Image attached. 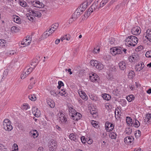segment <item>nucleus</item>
Returning a JSON list of instances; mask_svg holds the SVG:
<instances>
[{"instance_id": "obj_20", "label": "nucleus", "mask_w": 151, "mask_h": 151, "mask_svg": "<svg viewBox=\"0 0 151 151\" xmlns=\"http://www.w3.org/2000/svg\"><path fill=\"white\" fill-rule=\"evenodd\" d=\"M59 93L60 96H64L65 97H67L68 94L65 89H61V91L59 92Z\"/></svg>"}, {"instance_id": "obj_35", "label": "nucleus", "mask_w": 151, "mask_h": 151, "mask_svg": "<svg viewBox=\"0 0 151 151\" xmlns=\"http://www.w3.org/2000/svg\"><path fill=\"white\" fill-rule=\"evenodd\" d=\"M29 99L33 101H35L36 100V97L34 95L29 96Z\"/></svg>"}, {"instance_id": "obj_7", "label": "nucleus", "mask_w": 151, "mask_h": 151, "mask_svg": "<svg viewBox=\"0 0 151 151\" xmlns=\"http://www.w3.org/2000/svg\"><path fill=\"white\" fill-rule=\"evenodd\" d=\"M31 41L32 37L29 36H27L23 40L21 44L23 45H29L31 43Z\"/></svg>"}, {"instance_id": "obj_23", "label": "nucleus", "mask_w": 151, "mask_h": 151, "mask_svg": "<svg viewBox=\"0 0 151 151\" xmlns=\"http://www.w3.org/2000/svg\"><path fill=\"white\" fill-rule=\"evenodd\" d=\"M33 16L38 17H40L42 15L41 13L38 11L34 10V12L32 14Z\"/></svg>"}, {"instance_id": "obj_43", "label": "nucleus", "mask_w": 151, "mask_h": 151, "mask_svg": "<svg viewBox=\"0 0 151 151\" xmlns=\"http://www.w3.org/2000/svg\"><path fill=\"white\" fill-rule=\"evenodd\" d=\"M134 76V73L133 71H131L129 73L128 76L130 78H132Z\"/></svg>"}, {"instance_id": "obj_49", "label": "nucleus", "mask_w": 151, "mask_h": 151, "mask_svg": "<svg viewBox=\"0 0 151 151\" xmlns=\"http://www.w3.org/2000/svg\"><path fill=\"white\" fill-rule=\"evenodd\" d=\"M145 56L147 57L151 58V50L147 51L146 53Z\"/></svg>"}, {"instance_id": "obj_12", "label": "nucleus", "mask_w": 151, "mask_h": 151, "mask_svg": "<svg viewBox=\"0 0 151 151\" xmlns=\"http://www.w3.org/2000/svg\"><path fill=\"white\" fill-rule=\"evenodd\" d=\"M32 110L33 113L35 117H38L40 116V111L37 108L34 107L33 108Z\"/></svg>"}, {"instance_id": "obj_51", "label": "nucleus", "mask_w": 151, "mask_h": 151, "mask_svg": "<svg viewBox=\"0 0 151 151\" xmlns=\"http://www.w3.org/2000/svg\"><path fill=\"white\" fill-rule=\"evenodd\" d=\"M81 140L82 143L83 144H85L86 142V140L84 136H82L81 137Z\"/></svg>"}, {"instance_id": "obj_41", "label": "nucleus", "mask_w": 151, "mask_h": 151, "mask_svg": "<svg viewBox=\"0 0 151 151\" xmlns=\"http://www.w3.org/2000/svg\"><path fill=\"white\" fill-rule=\"evenodd\" d=\"M58 24L57 23H55L54 24H52L51 26V28L55 30H56L58 27Z\"/></svg>"}, {"instance_id": "obj_34", "label": "nucleus", "mask_w": 151, "mask_h": 151, "mask_svg": "<svg viewBox=\"0 0 151 151\" xmlns=\"http://www.w3.org/2000/svg\"><path fill=\"white\" fill-rule=\"evenodd\" d=\"M141 132L139 130H138L137 131H136L134 134L135 137L136 138H138L139 137L141 136Z\"/></svg>"}, {"instance_id": "obj_9", "label": "nucleus", "mask_w": 151, "mask_h": 151, "mask_svg": "<svg viewBox=\"0 0 151 151\" xmlns=\"http://www.w3.org/2000/svg\"><path fill=\"white\" fill-rule=\"evenodd\" d=\"M32 6L38 8H41L44 7V5L42 2H40L39 1H33L32 3Z\"/></svg>"}, {"instance_id": "obj_63", "label": "nucleus", "mask_w": 151, "mask_h": 151, "mask_svg": "<svg viewBox=\"0 0 151 151\" xmlns=\"http://www.w3.org/2000/svg\"><path fill=\"white\" fill-rule=\"evenodd\" d=\"M72 17L73 18V20H76L78 18V17L76 15H75V13H74V14L72 15Z\"/></svg>"}, {"instance_id": "obj_44", "label": "nucleus", "mask_w": 151, "mask_h": 151, "mask_svg": "<svg viewBox=\"0 0 151 151\" xmlns=\"http://www.w3.org/2000/svg\"><path fill=\"white\" fill-rule=\"evenodd\" d=\"M32 16H33V15L32 14L27 15V18L31 22H33L34 20V18L32 17Z\"/></svg>"}, {"instance_id": "obj_55", "label": "nucleus", "mask_w": 151, "mask_h": 151, "mask_svg": "<svg viewBox=\"0 0 151 151\" xmlns=\"http://www.w3.org/2000/svg\"><path fill=\"white\" fill-rule=\"evenodd\" d=\"M55 30L53 29L52 28H50L48 31V32H49V35H51L52 33H53Z\"/></svg>"}, {"instance_id": "obj_15", "label": "nucleus", "mask_w": 151, "mask_h": 151, "mask_svg": "<svg viewBox=\"0 0 151 151\" xmlns=\"http://www.w3.org/2000/svg\"><path fill=\"white\" fill-rule=\"evenodd\" d=\"M144 122L146 123H151V114H148L146 115L144 119Z\"/></svg>"}, {"instance_id": "obj_11", "label": "nucleus", "mask_w": 151, "mask_h": 151, "mask_svg": "<svg viewBox=\"0 0 151 151\" xmlns=\"http://www.w3.org/2000/svg\"><path fill=\"white\" fill-rule=\"evenodd\" d=\"M71 117L73 118V119L76 121H78L80 119L82 116L81 114L78 112H76Z\"/></svg>"}, {"instance_id": "obj_13", "label": "nucleus", "mask_w": 151, "mask_h": 151, "mask_svg": "<svg viewBox=\"0 0 151 151\" xmlns=\"http://www.w3.org/2000/svg\"><path fill=\"white\" fill-rule=\"evenodd\" d=\"M88 5V3L87 2H85L83 3L82 4H81L80 6L78 7L80 9V11L82 12L85 10L87 7Z\"/></svg>"}, {"instance_id": "obj_5", "label": "nucleus", "mask_w": 151, "mask_h": 151, "mask_svg": "<svg viewBox=\"0 0 151 151\" xmlns=\"http://www.w3.org/2000/svg\"><path fill=\"white\" fill-rule=\"evenodd\" d=\"M59 119L61 122L64 124H66L68 123L67 119L63 112H60Z\"/></svg>"}, {"instance_id": "obj_10", "label": "nucleus", "mask_w": 151, "mask_h": 151, "mask_svg": "<svg viewBox=\"0 0 151 151\" xmlns=\"http://www.w3.org/2000/svg\"><path fill=\"white\" fill-rule=\"evenodd\" d=\"M89 78L92 82H97L99 79V77L96 74H93L92 76H89Z\"/></svg>"}, {"instance_id": "obj_8", "label": "nucleus", "mask_w": 151, "mask_h": 151, "mask_svg": "<svg viewBox=\"0 0 151 151\" xmlns=\"http://www.w3.org/2000/svg\"><path fill=\"white\" fill-rule=\"evenodd\" d=\"M140 28L138 26H136L133 27L132 29V33L134 35H138L141 32Z\"/></svg>"}, {"instance_id": "obj_48", "label": "nucleus", "mask_w": 151, "mask_h": 151, "mask_svg": "<svg viewBox=\"0 0 151 151\" xmlns=\"http://www.w3.org/2000/svg\"><path fill=\"white\" fill-rule=\"evenodd\" d=\"M33 70V68H29L27 69V70L26 72H25L27 73V74L28 75L32 72Z\"/></svg>"}, {"instance_id": "obj_14", "label": "nucleus", "mask_w": 151, "mask_h": 151, "mask_svg": "<svg viewBox=\"0 0 151 151\" xmlns=\"http://www.w3.org/2000/svg\"><path fill=\"white\" fill-rule=\"evenodd\" d=\"M91 8H92L91 7V6L88 9L87 11L86 12H85V14L84 15V17L87 18L90 15L92 12L95 10L93 9H91Z\"/></svg>"}, {"instance_id": "obj_18", "label": "nucleus", "mask_w": 151, "mask_h": 151, "mask_svg": "<svg viewBox=\"0 0 151 151\" xmlns=\"http://www.w3.org/2000/svg\"><path fill=\"white\" fill-rule=\"evenodd\" d=\"M78 93L80 97L82 99L85 100H86L87 99V96L84 91H81L78 92Z\"/></svg>"}, {"instance_id": "obj_46", "label": "nucleus", "mask_w": 151, "mask_h": 151, "mask_svg": "<svg viewBox=\"0 0 151 151\" xmlns=\"http://www.w3.org/2000/svg\"><path fill=\"white\" fill-rule=\"evenodd\" d=\"M19 4L22 7H25L27 6V3L24 1H20L19 3Z\"/></svg>"}, {"instance_id": "obj_16", "label": "nucleus", "mask_w": 151, "mask_h": 151, "mask_svg": "<svg viewBox=\"0 0 151 151\" xmlns=\"http://www.w3.org/2000/svg\"><path fill=\"white\" fill-rule=\"evenodd\" d=\"M69 138L70 139L75 142H77L78 141V136L75 135L73 133L70 134Z\"/></svg>"}, {"instance_id": "obj_60", "label": "nucleus", "mask_w": 151, "mask_h": 151, "mask_svg": "<svg viewBox=\"0 0 151 151\" xmlns=\"http://www.w3.org/2000/svg\"><path fill=\"white\" fill-rule=\"evenodd\" d=\"M27 12H29V13H32V14L34 12V10L30 8H29L27 9Z\"/></svg>"}, {"instance_id": "obj_22", "label": "nucleus", "mask_w": 151, "mask_h": 151, "mask_svg": "<svg viewBox=\"0 0 151 151\" xmlns=\"http://www.w3.org/2000/svg\"><path fill=\"white\" fill-rule=\"evenodd\" d=\"M69 115L72 117L73 116V114H75L76 112H77L75 109L71 107H69Z\"/></svg>"}, {"instance_id": "obj_59", "label": "nucleus", "mask_w": 151, "mask_h": 151, "mask_svg": "<svg viewBox=\"0 0 151 151\" xmlns=\"http://www.w3.org/2000/svg\"><path fill=\"white\" fill-rule=\"evenodd\" d=\"M58 85L60 86H64V84L63 82L61 81H59L58 82Z\"/></svg>"}, {"instance_id": "obj_39", "label": "nucleus", "mask_w": 151, "mask_h": 151, "mask_svg": "<svg viewBox=\"0 0 151 151\" xmlns=\"http://www.w3.org/2000/svg\"><path fill=\"white\" fill-rule=\"evenodd\" d=\"M50 93L53 96H56L58 94H59V92H56L54 90H51L50 91Z\"/></svg>"}, {"instance_id": "obj_50", "label": "nucleus", "mask_w": 151, "mask_h": 151, "mask_svg": "<svg viewBox=\"0 0 151 151\" xmlns=\"http://www.w3.org/2000/svg\"><path fill=\"white\" fill-rule=\"evenodd\" d=\"M115 39L113 37H111L109 39V42L111 44H113L114 43Z\"/></svg>"}, {"instance_id": "obj_3", "label": "nucleus", "mask_w": 151, "mask_h": 151, "mask_svg": "<svg viewBox=\"0 0 151 151\" xmlns=\"http://www.w3.org/2000/svg\"><path fill=\"white\" fill-rule=\"evenodd\" d=\"M48 147L50 151H55L57 147V144L56 140L51 139L49 142Z\"/></svg>"}, {"instance_id": "obj_53", "label": "nucleus", "mask_w": 151, "mask_h": 151, "mask_svg": "<svg viewBox=\"0 0 151 151\" xmlns=\"http://www.w3.org/2000/svg\"><path fill=\"white\" fill-rule=\"evenodd\" d=\"M92 124L93 125V126L95 127V128H97L98 125V124H96V123L95 121H93L91 122Z\"/></svg>"}, {"instance_id": "obj_31", "label": "nucleus", "mask_w": 151, "mask_h": 151, "mask_svg": "<svg viewBox=\"0 0 151 151\" xmlns=\"http://www.w3.org/2000/svg\"><path fill=\"white\" fill-rule=\"evenodd\" d=\"M127 139L129 140H131V143L133 141V140H134V139L133 138H131L129 137H127L124 139V142L126 144H128V142L127 141Z\"/></svg>"}, {"instance_id": "obj_30", "label": "nucleus", "mask_w": 151, "mask_h": 151, "mask_svg": "<svg viewBox=\"0 0 151 151\" xmlns=\"http://www.w3.org/2000/svg\"><path fill=\"white\" fill-rule=\"evenodd\" d=\"M109 0H102L100 3V7H103L104 6Z\"/></svg>"}, {"instance_id": "obj_37", "label": "nucleus", "mask_w": 151, "mask_h": 151, "mask_svg": "<svg viewBox=\"0 0 151 151\" xmlns=\"http://www.w3.org/2000/svg\"><path fill=\"white\" fill-rule=\"evenodd\" d=\"M13 19L14 21L17 23H19L21 21L20 18L17 16H16Z\"/></svg>"}, {"instance_id": "obj_57", "label": "nucleus", "mask_w": 151, "mask_h": 151, "mask_svg": "<svg viewBox=\"0 0 151 151\" xmlns=\"http://www.w3.org/2000/svg\"><path fill=\"white\" fill-rule=\"evenodd\" d=\"M47 29L46 30V31L43 34V36H44V37L45 38H46L48 36H49L50 35H49V33L48 34L47 32L48 31Z\"/></svg>"}, {"instance_id": "obj_17", "label": "nucleus", "mask_w": 151, "mask_h": 151, "mask_svg": "<svg viewBox=\"0 0 151 151\" xmlns=\"http://www.w3.org/2000/svg\"><path fill=\"white\" fill-rule=\"evenodd\" d=\"M119 67L120 69L122 70H124L126 68V63L124 61H122L119 63Z\"/></svg>"}, {"instance_id": "obj_62", "label": "nucleus", "mask_w": 151, "mask_h": 151, "mask_svg": "<svg viewBox=\"0 0 151 151\" xmlns=\"http://www.w3.org/2000/svg\"><path fill=\"white\" fill-rule=\"evenodd\" d=\"M35 83V82H34L33 84L32 83H30V84L28 86V88L29 89H32L33 87V84H34Z\"/></svg>"}, {"instance_id": "obj_36", "label": "nucleus", "mask_w": 151, "mask_h": 151, "mask_svg": "<svg viewBox=\"0 0 151 151\" xmlns=\"http://www.w3.org/2000/svg\"><path fill=\"white\" fill-rule=\"evenodd\" d=\"M6 44V40H0V46L2 47L5 46Z\"/></svg>"}, {"instance_id": "obj_19", "label": "nucleus", "mask_w": 151, "mask_h": 151, "mask_svg": "<svg viewBox=\"0 0 151 151\" xmlns=\"http://www.w3.org/2000/svg\"><path fill=\"white\" fill-rule=\"evenodd\" d=\"M146 33V36L145 37L150 42H151V29H148L147 30Z\"/></svg>"}, {"instance_id": "obj_6", "label": "nucleus", "mask_w": 151, "mask_h": 151, "mask_svg": "<svg viewBox=\"0 0 151 151\" xmlns=\"http://www.w3.org/2000/svg\"><path fill=\"white\" fill-rule=\"evenodd\" d=\"M105 129L107 132H110L114 129V125L109 122H106L105 124Z\"/></svg>"}, {"instance_id": "obj_47", "label": "nucleus", "mask_w": 151, "mask_h": 151, "mask_svg": "<svg viewBox=\"0 0 151 151\" xmlns=\"http://www.w3.org/2000/svg\"><path fill=\"white\" fill-rule=\"evenodd\" d=\"M27 74L25 72V73L23 72L21 75V78L22 79H24L27 76Z\"/></svg>"}, {"instance_id": "obj_58", "label": "nucleus", "mask_w": 151, "mask_h": 151, "mask_svg": "<svg viewBox=\"0 0 151 151\" xmlns=\"http://www.w3.org/2000/svg\"><path fill=\"white\" fill-rule=\"evenodd\" d=\"M91 6L92 9H93L95 10L97 9V5L96 4H93Z\"/></svg>"}, {"instance_id": "obj_64", "label": "nucleus", "mask_w": 151, "mask_h": 151, "mask_svg": "<svg viewBox=\"0 0 151 151\" xmlns=\"http://www.w3.org/2000/svg\"><path fill=\"white\" fill-rule=\"evenodd\" d=\"M8 73V70L7 69H6L4 71V73H3V74L5 76H6L7 75Z\"/></svg>"}, {"instance_id": "obj_52", "label": "nucleus", "mask_w": 151, "mask_h": 151, "mask_svg": "<svg viewBox=\"0 0 151 151\" xmlns=\"http://www.w3.org/2000/svg\"><path fill=\"white\" fill-rule=\"evenodd\" d=\"M100 48H99L98 49H96V48H94L93 50V53H99L100 51Z\"/></svg>"}, {"instance_id": "obj_1", "label": "nucleus", "mask_w": 151, "mask_h": 151, "mask_svg": "<svg viewBox=\"0 0 151 151\" xmlns=\"http://www.w3.org/2000/svg\"><path fill=\"white\" fill-rule=\"evenodd\" d=\"M138 40V39L135 36L131 35L128 36L125 40V41L129 45L134 46L137 44Z\"/></svg>"}, {"instance_id": "obj_28", "label": "nucleus", "mask_w": 151, "mask_h": 151, "mask_svg": "<svg viewBox=\"0 0 151 151\" xmlns=\"http://www.w3.org/2000/svg\"><path fill=\"white\" fill-rule=\"evenodd\" d=\"M99 63L96 60H91L90 61V64L96 67L98 65Z\"/></svg>"}, {"instance_id": "obj_42", "label": "nucleus", "mask_w": 151, "mask_h": 151, "mask_svg": "<svg viewBox=\"0 0 151 151\" xmlns=\"http://www.w3.org/2000/svg\"><path fill=\"white\" fill-rule=\"evenodd\" d=\"M12 150L13 151H18V146L16 144H13Z\"/></svg>"}, {"instance_id": "obj_45", "label": "nucleus", "mask_w": 151, "mask_h": 151, "mask_svg": "<svg viewBox=\"0 0 151 151\" xmlns=\"http://www.w3.org/2000/svg\"><path fill=\"white\" fill-rule=\"evenodd\" d=\"M140 67H139V68H138L137 69V71H140L144 68L145 65L143 63H140Z\"/></svg>"}, {"instance_id": "obj_26", "label": "nucleus", "mask_w": 151, "mask_h": 151, "mask_svg": "<svg viewBox=\"0 0 151 151\" xmlns=\"http://www.w3.org/2000/svg\"><path fill=\"white\" fill-rule=\"evenodd\" d=\"M109 136L112 139H115L116 138V134L115 132H111L109 133Z\"/></svg>"}, {"instance_id": "obj_4", "label": "nucleus", "mask_w": 151, "mask_h": 151, "mask_svg": "<svg viewBox=\"0 0 151 151\" xmlns=\"http://www.w3.org/2000/svg\"><path fill=\"white\" fill-rule=\"evenodd\" d=\"M122 48L120 47H114L112 49H110V51L112 52L113 55L117 54H120L122 52Z\"/></svg>"}, {"instance_id": "obj_2", "label": "nucleus", "mask_w": 151, "mask_h": 151, "mask_svg": "<svg viewBox=\"0 0 151 151\" xmlns=\"http://www.w3.org/2000/svg\"><path fill=\"white\" fill-rule=\"evenodd\" d=\"M3 128L6 131H11L13 127L10 120L8 119H5L3 122Z\"/></svg>"}, {"instance_id": "obj_29", "label": "nucleus", "mask_w": 151, "mask_h": 151, "mask_svg": "<svg viewBox=\"0 0 151 151\" xmlns=\"http://www.w3.org/2000/svg\"><path fill=\"white\" fill-rule=\"evenodd\" d=\"M134 97L133 95H131L127 97L126 99L129 102H131L134 99Z\"/></svg>"}, {"instance_id": "obj_25", "label": "nucleus", "mask_w": 151, "mask_h": 151, "mask_svg": "<svg viewBox=\"0 0 151 151\" xmlns=\"http://www.w3.org/2000/svg\"><path fill=\"white\" fill-rule=\"evenodd\" d=\"M47 104L51 108H53L55 106V103L53 101L48 100L47 101Z\"/></svg>"}, {"instance_id": "obj_56", "label": "nucleus", "mask_w": 151, "mask_h": 151, "mask_svg": "<svg viewBox=\"0 0 151 151\" xmlns=\"http://www.w3.org/2000/svg\"><path fill=\"white\" fill-rule=\"evenodd\" d=\"M28 106L27 104H23V106H22V109L27 110L28 109Z\"/></svg>"}, {"instance_id": "obj_33", "label": "nucleus", "mask_w": 151, "mask_h": 151, "mask_svg": "<svg viewBox=\"0 0 151 151\" xmlns=\"http://www.w3.org/2000/svg\"><path fill=\"white\" fill-rule=\"evenodd\" d=\"M125 132L126 133L128 134H131L132 132V129L130 127L127 128L126 129Z\"/></svg>"}, {"instance_id": "obj_40", "label": "nucleus", "mask_w": 151, "mask_h": 151, "mask_svg": "<svg viewBox=\"0 0 151 151\" xmlns=\"http://www.w3.org/2000/svg\"><path fill=\"white\" fill-rule=\"evenodd\" d=\"M80 11V9L78 8L74 12L75 15H76L78 17L81 15Z\"/></svg>"}, {"instance_id": "obj_38", "label": "nucleus", "mask_w": 151, "mask_h": 151, "mask_svg": "<svg viewBox=\"0 0 151 151\" xmlns=\"http://www.w3.org/2000/svg\"><path fill=\"white\" fill-rule=\"evenodd\" d=\"M137 57L135 55H133L130 56V57H129V61H131V60H130L131 59L132 62L133 61V60H134V61L135 62V60H137Z\"/></svg>"}, {"instance_id": "obj_21", "label": "nucleus", "mask_w": 151, "mask_h": 151, "mask_svg": "<svg viewBox=\"0 0 151 151\" xmlns=\"http://www.w3.org/2000/svg\"><path fill=\"white\" fill-rule=\"evenodd\" d=\"M140 125V124L139 122L137 119H135V120L134 121L132 124H131V126H134L135 127H138Z\"/></svg>"}, {"instance_id": "obj_24", "label": "nucleus", "mask_w": 151, "mask_h": 151, "mask_svg": "<svg viewBox=\"0 0 151 151\" xmlns=\"http://www.w3.org/2000/svg\"><path fill=\"white\" fill-rule=\"evenodd\" d=\"M102 96L104 100L107 101L110 100L111 99V96L105 93L102 94Z\"/></svg>"}, {"instance_id": "obj_54", "label": "nucleus", "mask_w": 151, "mask_h": 151, "mask_svg": "<svg viewBox=\"0 0 151 151\" xmlns=\"http://www.w3.org/2000/svg\"><path fill=\"white\" fill-rule=\"evenodd\" d=\"M110 70L112 71H116V68L115 66L112 65L110 68Z\"/></svg>"}, {"instance_id": "obj_61", "label": "nucleus", "mask_w": 151, "mask_h": 151, "mask_svg": "<svg viewBox=\"0 0 151 151\" xmlns=\"http://www.w3.org/2000/svg\"><path fill=\"white\" fill-rule=\"evenodd\" d=\"M65 37L66 40H70V35L69 34H67L65 36Z\"/></svg>"}, {"instance_id": "obj_27", "label": "nucleus", "mask_w": 151, "mask_h": 151, "mask_svg": "<svg viewBox=\"0 0 151 151\" xmlns=\"http://www.w3.org/2000/svg\"><path fill=\"white\" fill-rule=\"evenodd\" d=\"M126 121V122L128 125L130 126L131 125V124H132L133 122L132 118L129 116L127 117Z\"/></svg>"}, {"instance_id": "obj_32", "label": "nucleus", "mask_w": 151, "mask_h": 151, "mask_svg": "<svg viewBox=\"0 0 151 151\" xmlns=\"http://www.w3.org/2000/svg\"><path fill=\"white\" fill-rule=\"evenodd\" d=\"M104 65L100 63H99L96 68L98 70H100L103 69L104 68Z\"/></svg>"}]
</instances>
